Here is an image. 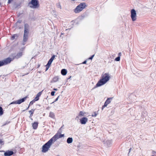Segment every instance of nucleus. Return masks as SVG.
Listing matches in <instances>:
<instances>
[{"mask_svg":"<svg viewBox=\"0 0 156 156\" xmlns=\"http://www.w3.org/2000/svg\"><path fill=\"white\" fill-rule=\"evenodd\" d=\"M101 78L99 80L95 86L92 89L105 84L109 80L110 76L108 73H106L104 75H101Z\"/></svg>","mask_w":156,"mask_h":156,"instance_id":"f257e3e1","label":"nucleus"},{"mask_svg":"<svg viewBox=\"0 0 156 156\" xmlns=\"http://www.w3.org/2000/svg\"><path fill=\"white\" fill-rule=\"evenodd\" d=\"M54 142L51 138L50 139L47 143H45L42 147V152L43 153H46L47 152Z\"/></svg>","mask_w":156,"mask_h":156,"instance_id":"f03ea898","label":"nucleus"},{"mask_svg":"<svg viewBox=\"0 0 156 156\" xmlns=\"http://www.w3.org/2000/svg\"><path fill=\"white\" fill-rule=\"evenodd\" d=\"M29 7L32 9H37L40 6L38 0H31V1L28 3Z\"/></svg>","mask_w":156,"mask_h":156,"instance_id":"7ed1b4c3","label":"nucleus"},{"mask_svg":"<svg viewBox=\"0 0 156 156\" xmlns=\"http://www.w3.org/2000/svg\"><path fill=\"white\" fill-rule=\"evenodd\" d=\"M85 3H81L78 5L74 10V11L75 13H78L82 11L86 6Z\"/></svg>","mask_w":156,"mask_h":156,"instance_id":"20e7f679","label":"nucleus"},{"mask_svg":"<svg viewBox=\"0 0 156 156\" xmlns=\"http://www.w3.org/2000/svg\"><path fill=\"white\" fill-rule=\"evenodd\" d=\"M24 41H26L27 39V38L28 37V35L29 33L30 26L27 23L24 24Z\"/></svg>","mask_w":156,"mask_h":156,"instance_id":"39448f33","label":"nucleus"},{"mask_svg":"<svg viewBox=\"0 0 156 156\" xmlns=\"http://www.w3.org/2000/svg\"><path fill=\"white\" fill-rule=\"evenodd\" d=\"M13 59L14 58H12L10 57H8L4 60L0 61V67L10 63Z\"/></svg>","mask_w":156,"mask_h":156,"instance_id":"423d86ee","label":"nucleus"},{"mask_svg":"<svg viewBox=\"0 0 156 156\" xmlns=\"http://www.w3.org/2000/svg\"><path fill=\"white\" fill-rule=\"evenodd\" d=\"M131 17L133 21L136 20V13L135 10L132 9L131 10Z\"/></svg>","mask_w":156,"mask_h":156,"instance_id":"0eeeda50","label":"nucleus"},{"mask_svg":"<svg viewBox=\"0 0 156 156\" xmlns=\"http://www.w3.org/2000/svg\"><path fill=\"white\" fill-rule=\"evenodd\" d=\"M27 97H25L22 99H19L17 101H13L10 103V105L14 104H20L24 102L26 100Z\"/></svg>","mask_w":156,"mask_h":156,"instance_id":"6e6552de","label":"nucleus"},{"mask_svg":"<svg viewBox=\"0 0 156 156\" xmlns=\"http://www.w3.org/2000/svg\"><path fill=\"white\" fill-rule=\"evenodd\" d=\"M59 134H60L58 135V133L51 138L54 142H55L58 139L61 138L64 136V134H61V133Z\"/></svg>","mask_w":156,"mask_h":156,"instance_id":"1a4fd4ad","label":"nucleus"},{"mask_svg":"<svg viewBox=\"0 0 156 156\" xmlns=\"http://www.w3.org/2000/svg\"><path fill=\"white\" fill-rule=\"evenodd\" d=\"M112 98H107V99L105 101L104 105L102 107V110H103L105 107H106L108 104L110 103L111 101L112 100Z\"/></svg>","mask_w":156,"mask_h":156,"instance_id":"9d476101","label":"nucleus"},{"mask_svg":"<svg viewBox=\"0 0 156 156\" xmlns=\"http://www.w3.org/2000/svg\"><path fill=\"white\" fill-rule=\"evenodd\" d=\"M0 152H4V155L5 156H10L13 155L14 154L13 151L11 150H8L7 151H0Z\"/></svg>","mask_w":156,"mask_h":156,"instance_id":"9b49d317","label":"nucleus"},{"mask_svg":"<svg viewBox=\"0 0 156 156\" xmlns=\"http://www.w3.org/2000/svg\"><path fill=\"white\" fill-rule=\"evenodd\" d=\"M88 119L87 117H83L80 119V122L82 124H85L88 121Z\"/></svg>","mask_w":156,"mask_h":156,"instance_id":"f8f14e48","label":"nucleus"},{"mask_svg":"<svg viewBox=\"0 0 156 156\" xmlns=\"http://www.w3.org/2000/svg\"><path fill=\"white\" fill-rule=\"evenodd\" d=\"M42 91H43V90L39 92L37 94L36 97L34 99L35 100H36V101H37L39 100V97L41 96V94Z\"/></svg>","mask_w":156,"mask_h":156,"instance_id":"ddd939ff","label":"nucleus"},{"mask_svg":"<svg viewBox=\"0 0 156 156\" xmlns=\"http://www.w3.org/2000/svg\"><path fill=\"white\" fill-rule=\"evenodd\" d=\"M23 55V53L22 51L18 53H17L16 54V55L15 56L14 58H16V59H18L20 58Z\"/></svg>","mask_w":156,"mask_h":156,"instance_id":"4468645a","label":"nucleus"},{"mask_svg":"<svg viewBox=\"0 0 156 156\" xmlns=\"http://www.w3.org/2000/svg\"><path fill=\"white\" fill-rule=\"evenodd\" d=\"M112 143V142L111 140H108L106 141L104 144H105L106 145H107L108 147H109L111 146Z\"/></svg>","mask_w":156,"mask_h":156,"instance_id":"2eb2a0df","label":"nucleus"},{"mask_svg":"<svg viewBox=\"0 0 156 156\" xmlns=\"http://www.w3.org/2000/svg\"><path fill=\"white\" fill-rule=\"evenodd\" d=\"M38 123L37 122H34L32 124V127L33 129H36L38 127Z\"/></svg>","mask_w":156,"mask_h":156,"instance_id":"dca6fc26","label":"nucleus"},{"mask_svg":"<svg viewBox=\"0 0 156 156\" xmlns=\"http://www.w3.org/2000/svg\"><path fill=\"white\" fill-rule=\"evenodd\" d=\"M35 110V109H32L31 110L29 111V112L30 113L29 117L32 120V119L31 118L32 117L33 115L34 112Z\"/></svg>","mask_w":156,"mask_h":156,"instance_id":"f3484780","label":"nucleus"},{"mask_svg":"<svg viewBox=\"0 0 156 156\" xmlns=\"http://www.w3.org/2000/svg\"><path fill=\"white\" fill-rule=\"evenodd\" d=\"M67 73V70L66 69H62L61 70V73L63 76L66 75Z\"/></svg>","mask_w":156,"mask_h":156,"instance_id":"a211bd4d","label":"nucleus"},{"mask_svg":"<svg viewBox=\"0 0 156 156\" xmlns=\"http://www.w3.org/2000/svg\"><path fill=\"white\" fill-rule=\"evenodd\" d=\"M73 141V139L72 137H69L67 139V142L68 144L71 143Z\"/></svg>","mask_w":156,"mask_h":156,"instance_id":"6ab92c4d","label":"nucleus"},{"mask_svg":"<svg viewBox=\"0 0 156 156\" xmlns=\"http://www.w3.org/2000/svg\"><path fill=\"white\" fill-rule=\"evenodd\" d=\"M49 117L51 118L55 119V115L54 113L51 112L49 113Z\"/></svg>","mask_w":156,"mask_h":156,"instance_id":"aec40b11","label":"nucleus"},{"mask_svg":"<svg viewBox=\"0 0 156 156\" xmlns=\"http://www.w3.org/2000/svg\"><path fill=\"white\" fill-rule=\"evenodd\" d=\"M59 79V77L58 76H55L53 78L52 81L53 82H55L57 81Z\"/></svg>","mask_w":156,"mask_h":156,"instance_id":"412c9836","label":"nucleus"},{"mask_svg":"<svg viewBox=\"0 0 156 156\" xmlns=\"http://www.w3.org/2000/svg\"><path fill=\"white\" fill-rule=\"evenodd\" d=\"M18 23L17 22L14 25V27H15L16 28H19V29H20L21 27H20L18 25Z\"/></svg>","mask_w":156,"mask_h":156,"instance_id":"4be33fe9","label":"nucleus"},{"mask_svg":"<svg viewBox=\"0 0 156 156\" xmlns=\"http://www.w3.org/2000/svg\"><path fill=\"white\" fill-rule=\"evenodd\" d=\"M3 114V111L2 107L0 106V115H2Z\"/></svg>","mask_w":156,"mask_h":156,"instance_id":"5701e85b","label":"nucleus"},{"mask_svg":"<svg viewBox=\"0 0 156 156\" xmlns=\"http://www.w3.org/2000/svg\"><path fill=\"white\" fill-rule=\"evenodd\" d=\"M53 61H51L50 60H49L48 61L47 64V66H50L51 65Z\"/></svg>","mask_w":156,"mask_h":156,"instance_id":"b1692460","label":"nucleus"},{"mask_svg":"<svg viewBox=\"0 0 156 156\" xmlns=\"http://www.w3.org/2000/svg\"><path fill=\"white\" fill-rule=\"evenodd\" d=\"M56 6L58 8H60V9H62V7L60 5V3H57L56 5Z\"/></svg>","mask_w":156,"mask_h":156,"instance_id":"393cba45","label":"nucleus"},{"mask_svg":"<svg viewBox=\"0 0 156 156\" xmlns=\"http://www.w3.org/2000/svg\"><path fill=\"white\" fill-rule=\"evenodd\" d=\"M16 36L17 37H18V35L17 34H15L13 35L11 37V40H13L15 39V37Z\"/></svg>","mask_w":156,"mask_h":156,"instance_id":"a878e982","label":"nucleus"},{"mask_svg":"<svg viewBox=\"0 0 156 156\" xmlns=\"http://www.w3.org/2000/svg\"><path fill=\"white\" fill-rule=\"evenodd\" d=\"M36 100H34V99L32 100L31 101L29 104V105H32L35 102V101H36Z\"/></svg>","mask_w":156,"mask_h":156,"instance_id":"bb28decb","label":"nucleus"},{"mask_svg":"<svg viewBox=\"0 0 156 156\" xmlns=\"http://www.w3.org/2000/svg\"><path fill=\"white\" fill-rule=\"evenodd\" d=\"M120 57L118 56L115 58V60L116 61H119L120 60Z\"/></svg>","mask_w":156,"mask_h":156,"instance_id":"cd10ccee","label":"nucleus"},{"mask_svg":"<svg viewBox=\"0 0 156 156\" xmlns=\"http://www.w3.org/2000/svg\"><path fill=\"white\" fill-rule=\"evenodd\" d=\"M97 114L96 112H94V113L92 114L91 116L92 117H95L97 115Z\"/></svg>","mask_w":156,"mask_h":156,"instance_id":"c85d7f7f","label":"nucleus"},{"mask_svg":"<svg viewBox=\"0 0 156 156\" xmlns=\"http://www.w3.org/2000/svg\"><path fill=\"white\" fill-rule=\"evenodd\" d=\"M79 116H84V113L82 111H80L79 113Z\"/></svg>","mask_w":156,"mask_h":156,"instance_id":"c756f323","label":"nucleus"},{"mask_svg":"<svg viewBox=\"0 0 156 156\" xmlns=\"http://www.w3.org/2000/svg\"><path fill=\"white\" fill-rule=\"evenodd\" d=\"M27 40H26V41H24V36L23 37V45H24L26 44L25 42L27 41L28 39V37H27Z\"/></svg>","mask_w":156,"mask_h":156,"instance_id":"7c9ffc66","label":"nucleus"},{"mask_svg":"<svg viewBox=\"0 0 156 156\" xmlns=\"http://www.w3.org/2000/svg\"><path fill=\"white\" fill-rule=\"evenodd\" d=\"M10 122V121H7L2 125V126H4L8 124Z\"/></svg>","mask_w":156,"mask_h":156,"instance_id":"2f4dec72","label":"nucleus"},{"mask_svg":"<svg viewBox=\"0 0 156 156\" xmlns=\"http://www.w3.org/2000/svg\"><path fill=\"white\" fill-rule=\"evenodd\" d=\"M55 55H53L51 57V58L49 60H51V61H53V60L54 59L55 57Z\"/></svg>","mask_w":156,"mask_h":156,"instance_id":"473e14b6","label":"nucleus"},{"mask_svg":"<svg viewBox=\"0 0 156 156\" xmlns=\"http://www.w3.org/2000/svg\"><path fill=\"white\" fill-rule=\"evenodd\" d=\"M4 141H2L0 139V144L1 145L4 144Z\"/></svg>","mask_w":156,"mask_h":156,"instance_id":"72a5a7b5","label":"nucleus"},{"mask_svg":"<svg viewBox=\"0 0 156 156\" xmlns=\"http://www.w3.org/2000/svg\"><path fill=\"white\" fill-rule=\"evenodd\" d=\"M62 127H63V126H62L59 129L58 131V133L59 132V133H62L61 129H62Z\"/></svg>","mask_w":156,"mask_h":156,"instance_id":"f704fd0d","label":"nucleus"},{"mask_svg":"<svg viewBox=\"0 0 156 156\" xmlns=\"http://www.w3.org/2000/svg\"><path fill=\"white\" fill-rule=\"evenodd\" d=\"M59 96H58V97H57V98L55 99V101H54L53 102H52V103H54L55 102H56V101H57L58 100V98H59Z\"/></svg>","mask_w":156,"mask_h":156,"instance_id":"c9c22d12","label":"nucleus"},{"mask_svg":"<svg viewBox=\"0 0 156 156\" xmlns=\"http://www.w3.org/2000/svg\"><path fill=\"white\" fill-rule=\"evenodd\" d=\"M94 55H91L90 57L88 59H90V60H92V59L93 58V57H94Z\"/></svg>","mask_w":156,"mask_h":156,"instance_id":"e433bc0d","label":"nucleus"},{"mask_svg":"<svg viewBox=\"0 0 156 156\" xmlns=\"http://www.w3.org/2000/svg\"><path fill=\"white\" fill-rule=\"evenodd\" d=\"M55 91H52L51 92V95L52 96H53L55 95Z\"/></svg>","mask_w":156,"mask_h":156,"instance_id":"4c0bfd02","label":"nucleus"},{"mask_svg":"<svg viewBox=\"0 0 156 156\" xmlns=\"http://www.w3.org/2000/svg\"><path fill=\"white\" fill-rule=\"evenodd\" d=\"M50 66H47V65H46V70L45 71H47L49 69V67H50Z\"/></svg>","mask_w":156,"mask_h":156,"instance_id":"58836bf2","label":"nucleus"},{"mask_svg":"<svg viewBox=\"0 0 156 156\" xmlns=\"http://www.w3.org/2000/svg\"><path fill=\"white\" fill-rule=\"evenodd\" d=\"M22 22V20H18L17 22V23H20Z\"/></svg>","mask_w":156,"mask_h":156,"instance_id":"ea45409f","label":"nucleus"},{"mask_svg":"<svg viewBox=\"0 0 156 156\" xmlns=\"http://www.w3.org/2000/svg\"><path fill=\"white\" fill-rule=\"evenodd\" d=\"M13 0H8V3L9 4H10Z\"/></svg>","mask_w":156,"mask_h":156,"instance_id":"a19ab883","label":"nucleus"},{"mask_svg":"<svg viewBox=\"0 0 156 156\" xmlns=\"http://www.w3.org/2000/svg\"><path fill=\"white\" fill-rule=\"evenodd\" d=\"M129 153H128V154H129L130 152V151H131V150H133V149L132 148H130L129 149Z\"/></svg>","mask_w":156,"mask_h":156,"instance_id":"79ce46f5","label":"nucleus"},{"mask_svg":"<svg viewBox=\"0 0 156 156\" xmlns=\"http://www.w3.org/2000/svg\"><path fill=\"white\" fill-rule=\"evenodd\" d=\"M87 62V60H85L83 62H82V64H85L86 63V62Z\"/></svg>","mask_w":156,"mask_h":156,"instance_id":"37998d69","label":"nucleus"},{"mask_svg":"<svg viewBox=\"0 0 156 156\" xmlns=\"http://www.w3.org/2000/svg\"><path fill=\"white\" fill-rule=\"evenodd\" d=\"M121 55V52H119L118 53V57H120V56Z\"/></svg>","mask_w":156,"mask_h":156,"instance_id":"c03bdc74","label":"nucleus"},{"mask_svg":"<svg viewBox=\"0 0 156 156\" xmlns=\"http://www.w3.org/2000/svg\"><path fill=\"white\" fill-rule=\"evenodd\" d=\"M21 13H19L17 15V17H19L20 16V15H21Z\"/></svg>","mask_w":156,"mask_h":156,"instance_id":"a18cd8bd","label":"nucleus"},{"mask_svg":"<svg viewBox=\"0 0 156 156\" xmlns=\"http://www.w3.org/2000/svg\"><path fill=\"white\" fill-rule=\"evenodd\" d=\"M53 90H54L57 91V90L58 89L57 88H54L53 89Z\"/></svg>","mask_w":156,"mask_h":156,"instance_id":"49530a36","label":"nucleus"},{"mask_svg":"<svg viewBox=\"0 0 156 156\" xmlns=\"http://www.w3.org/2000/svg\"><path fill=\"white\" fill-rule=\"evenodd\" d=\"M152 152H153V154H154V153H156V152L155 151H152Z\"/></svg>","mask_w":156,"mask_h":156,"instance_id":"de8ad7c7","label":"nucleus"},{"mask_svg":"<svg viewBox=\"0 0 156 156\" xmlns=\"http://www.w3.org/2000/svg\"><path fill=\"white\" fill-rule=\"evenodd\" d=\"M79 115L78 116H77L76 117V118L79 119Z\"/></svg>","mask_w":156,"mask_h":156,"instance_id":"09e8293b","label":"nucleus"},{"mask_svg":"<svg viewBox=\"0 0 156 156\" xmlns=\"http://www.w3.org/2000/svg\"><path fill=\"white\" fill-rule=\"evenodd\" d=\"M30 105H29L28 107L27 108L26 110H27L30 107Z\"/></svg>","mask_w":156,"mask_h":156,"instance_id":"8fccbe9b","label":"nucleus"},{"mask_svg":"<svg viewBox=\"0 0 156 156\" xmlns=\"http://www.w3.org/2000/svg\"><path fill=\"white\" fill-rule=\"evenodd\" d=\"M71 77V76H70L68 78H67V80H68Z\"/></svg>","mask_w":156,"mask_h":156,"instance_id":"3c124183","label":"nucleus"},{"mask_svg":"<svg viewBox=\"0 0 156 156\" xmlns=\"http://www.w3.org/2000/svg\"><path fill=\"white\" fill-rule=\"evenodd\" d=\"M39 105V106H41V105Z\"/></svg>","mask_w":156,"mask_h":156,"instance_id":"603ef678","label":"nucleus"},{"mask_svg":"<svg viewBox=\"0 0 156 156\" xmlns=\"http://www.w3.org/2000/svg\"><path fill=\"white\" fill-rule=\"evenodd\" d=\"M39 66H40V65H38V67H39Z\"/></svg>","mask_w":156,"mask_h":156,"instance_id":"864d4df0","label":"nucleus"},{"mask_svg":"<svg viewBox=\"0 0 156 156\" xmlns=\"http://www.w3.org/2000/svg\"><path fill=\"white\" fill-rule=\"evenodd\" d=\"M61 34H62V33H61Z\"/></svg>","mask_w":156,"mask_h":156,"instance_id":"5fc2aeb1","label":"nucleus"},{"mask_svg":"<svg viewBox=\"0 0 156 156\" xmlns=\"http://www.w3.org/2000/svg\"><path fill=\"white\" fill-rule=\"evenodd\" d=\"M151 156H154V155H152Z\"/></svg>","mask_w":156,"mask_h":156,"instance_id":"6e6d98bb","label":"nucleus"}]
</instances>
